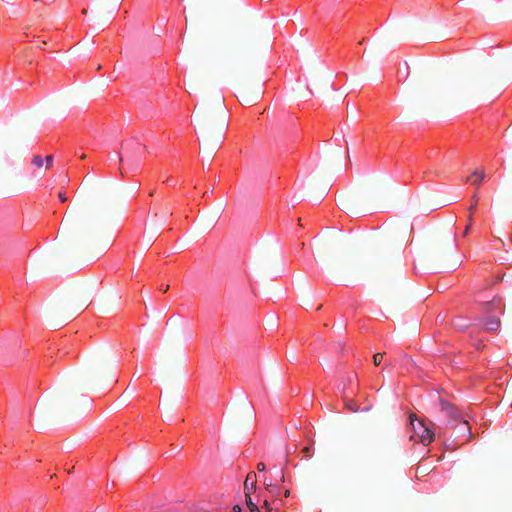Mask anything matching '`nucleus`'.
Here are the masks:
<instances>
[{"label": "nucleus", "mask_w": 512, "mask_h": 512, "mask_svg": "<svg viewBox=\"0 0 512 512\" xmlns=\"http://www.w3.org/2000/svg\"><path fill=\"white\" fill-rule=\"evenodd\" d=\"M484 317L482 324L489 332H496L500 327L499 315L504 312L503 300L500 296H494L491 301L482 304Z\"/></svg>", "instance_id": "1"}, {"label": "nucleus", "mask_w": 512, "mask_h": 512, "mask_svg": "<svg viewBox=\"0 0 512 512\" xmlns=\"http://www.w3.org/2000/svg\"><path fill=\"white\" fill-rule=\"evenodd\" d=\"M440 411L445 417L449 419L448 424L451 426L458 424L460 432L469 437L471 436V430L468 421L464 418L463 413L452 403L447 400L440 399L439 401Z\"/></svg>", "instance_id": "2"}, {"label": "nucleus", "mask_w": 512, "mask_h": 512, "mask_svg": "<svg viewBox=\"0 0 512 512\" xmlns=\"http://www.w3.org/2000/svg\"><path fill=\"white\" fill-rule=\"evenodd\" d=\"M410 422L413 426L414 434L411 439L418 438V440L424 445L428 446L435 439V432L433 429L426 425L423 421H418L417 425H414V419L410 416Z\"/></svg>", "instance_id": "3"}, {"label": "nucleus", "mask_w": 512, "mask_h": 512, "mask_svg": "<svg viewBox=\"0 0 512 512\" xmlns=\"http://www.w3.org/2000/svg\"><path fill=\"white\" fill-rule=\"evenodd\" d=\"M283 505H284L283 498H277V499L264 498L263 503L261 505H257L253 502H249L248 508H249L250 512H280Z\"/></svg>", "instance_id": "4"}, {"label": "nucleus", "mask_w": 512, "mask_h": 512, "mask_svg": "<svg viewBox=\"0 0 512 512\" xmlns=\"http://www.w3.org/2000/svg\"><path fill=\"white\" fill-rule=\"evenodd\" d=\"M264 486L267 495L265 498L268 499H277L282 498V488L279 486L278 483H274L272 479H268L267 477L264 478Z\"/></svg>", "instance_id": "5"}, {"label": "nucleus", "mask_w": 512, "mask_h": 512, "mask_svg": "<svg viewBox=\"0 0 512 512\" xmlns=\"http://www.w3.org/2000/svg\"><path fill=\"white\" fill-rule=\"evenodd\" d=\"M256 483H257V475L255 472H249L246 476V479L244 481V492L247 500V504L249 502H252L251 500V494L256 489Z\"/></svg>", "instance_id": "6"}, {"label": "nucleus", "mask_w": 512, "mask_h": 512, "mask_svg": "<svg viewBox=\"0 0 512 512\" xmlns=\"http://www.w3.org/2000/svg\"><path fill=\"white\" fill-rule=\"evenodd\" d=\"M484 179V172L475 171L468 177V181L473 185H479Z\"/></svg>", "instance_id": "7"}, {"label": "nucleus", "mask_w": 512, "mask_h": 512, "mask_svg": "<svg viewBox=\"0 0 512 512\" xmlns=\"http://www.w3.org/2000/svg\"><path fill=\"white\" fill-rule=\"evenodd\" d=\"M477 206V202H475L474 204H472L469 208V223L468 225L466 226V229L464 231V235H466L468 233V230L470 229L471 225H472V215H473V211L475 210Z\"/></svg>", "instance_id": "8"}, {"label": "nucleus", "mask_w": 512, "mask_h": 512, "mask_svg": "<svg viewBox=\"0 0 512 512\" xmlns=\"http://www.w3.org/2000/svg\"><path fill=\"white\" fill-rule=\"evenodd\" d=\"M301 452H302L304 458H311L314 453V448L312 445L305 446Z\"/></svg>", "instance_id": "9"}, {"label": "nucleus", "mask_w": 512, "mask_h": 512, "mask_svg": "<svg viewBox=\"0 0 512 512\" xmlns=\"http://www.w3.org/2000/svg\"><path fill=\"white\" fill-rule=\"evenodd\" d=\"M32 163L37 167H42L44 160L40 155H36L33 157Z\"/></svg>", "instance_id": "10"}, {"label": "nucleus", "mask_w": 512, "mask_h": 512, "mask_svg": "<svg viewBox=\"0 0 512 512\" xmlns=\"http://www.w3.org/2000/svg\"><path fill=\"white\" fill-rule=\"evenodd\" d=\"M383 361V354L381 353H376L374 356H373V363L375 366H379Z\"/></svg>", "instance_id": "11"}, {"label": "nucleus", "mask_w": 512, "mask_h": 512, "mask_svg": "<svg viewBox=\"0 0 512 512\" xmlns=\"http://www.w3.org/2000/svg\"><path fill=\"white\" fill-rule=\"evenodd\" d=\"M275 481H276V482H282V483H284V482H285V475H284V472H283V470H282V469H280V470L278 471V475H277V478H276V480H275Z\"/></svg>", "instance_id": "12"}, {"label": "nucleus", "mask_w": 512, "mask_h": 512, "mask_svg": "<svg viewBox=\"0 0 512 512\" xmlns=\"http://www.w3.org/2000/svg\"><path fill=\"white\" fill-rule=\"evenodd\" d=\"M46 161V167L49 168L52 166V163H53V156L52 155H48L45 159Z\"/></svg>", "instance_id": "13"}, {"label": "nucleus", "mask_w": 512, "mask_h": 512, "mask_svg": "<svg viewBox=\"0 0 512 512\" xmlns=\"http://www.w3.org/2000/svg\"><path fill=\"white\" fill-rule=\"evenodd\" d=\"M265 469H266V466H265V464H264V463H262V462L258 463V465H257V470H258L259 472H264V471H265Z\"/></svg>", "instance_id": "14"}, {"label": "nucleus", "mask_w": 512, "mask_h": 512, "mask_svg": "<svg viewBox=\"0 0 512 512\" xmlns=\"http://www.w3.org/2000/svg\"><path fill=\"white\" fill-rule=\"evenodd\" d=\"M58 196H59V199L61 202H66L67 197L65 196L64 193L60 192Z\"/></svg>", "instance_id": "15"}, {"label": "nucleus", "mask_w": 512, "mask_h": 512, "mask_svg": "<svg viewBox=\"0 0 512 512\" xmlns=\"http://www.w3.org/2000/svg\"><path fill=\"white\" fill-rule=\"evenodd\" d=\"M283 497L288 498L290 496V489L286 488L284 491H282Z\"/></svg>", "instance_id": "16"}, {"label": "nucleus", "mask_w": 512, "mask_h": 512, "mask_svg": "<svg viewBox=\"0 0 512 512\" xmlns=\"http://www.w3.org/2000/svg\"><path fill=\"white\" fill-rule=\"evenodd\" d=\"M168 288H169V286H168V285H165V286H164V285H162V286L160 287V290H161L163 293H166V292H167V290H168Z\"/></svg>", "instance_id": "17"}, {"label": "nucleus", "mask_w": 512, "mask_h": 512, "mask_svg": "<svg viewBox=\"0 0 512 512\" xmlns=\"http://www.w3.org/2000/svg\"><path fill=\"white\" fill-rule=\"evenodd\" d=\"M79 158H80L81 160H84V159L86 158V154L82 153V154L79 156Z\"/></svg>", "instance_id": "18"}]
</instances>
